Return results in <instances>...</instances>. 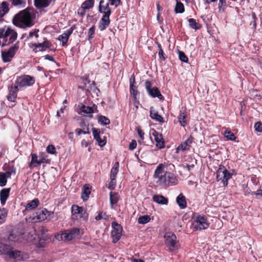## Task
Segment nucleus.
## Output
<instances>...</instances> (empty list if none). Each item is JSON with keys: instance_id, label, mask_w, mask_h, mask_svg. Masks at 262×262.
I'll use <instances>...</instances> for the list:
<instances>
[{"instance_id": "nucleus-1", "label": "nucleus", "mask_w": 262, "mask_h": 262, "mask_svg": "<svg viewBox=\"0 0 262 262\" xmlns=\"http://www.w3.org/2000/svg\"><path fill=\"white\" fill-rule=\"evenodd\" d=\"M36 12L33 8H27L16 14L13 19V24L19 28L30 27L34 24Z\"/></svg>"}, {"instance_id": "nucleus-2", "label": "nucleus", "mask_w": 262, "mask_h": 262, "mask_svg": "<svg viewBox=\"0 0 262 262\" xmlns=\"http://www.w3.org/2000/svg\"><path fill=\"white\" fill-rule=\"evenodd\" d=\"M164 167L163 164H160L157 166L155 171L154 177L156 179H157V183L166 186L177 184V179L173 173L170 172H165L163 174Z\"/></svg>"}, {"instance_id": "nucleus-3", "label": "nucleus", "mask_w": 262, "mask_h": 262, "mask_svg": "<svg viewBox=\"0 0 262 262\" xmlns=\"http://www.w3.org/2000/svg\"><path fill=\"white\" fill-rule=\"evenodd\" d=\"M17 37L16 32L9 27L0 28V46L4 47L13 43Z\"/></svg>"}, {"instance_id": "nucleus-4", "label": "nucleus", "mask_w": 262, "mask_h": 262, "mask_svg": "<svg viewBox=\"0 0 262 262\" xmlns=\"http://www.w3.org/2000/svg\"><path fill=\"white\" fill-rule=\"evenodd\" d=\"M35 82V80L34 77L28 75H24L16 78L14 85L17 86L18 89H21L24 87L33 85Z\"/></svg>"}, {"instance_id": "nucleus-5", "label": "nucleus", "mask_w": 262, "mask_h": 262, "mask_svg": "<svg viewBox=\"0 0 262 262\" xmlns=\"http://www.w3.org/2000/svg\"><path fill=\"white\" fill-rule=\"evenodd\" d=\"M71 212L72 218L74 220L82 221L88 218V214L84 208L77 205L72 206Z\"/></svg>"}, {"instance_id": "nucleus-6", "label": "nucleus", "mask_w": 262, "mask_h": 262, "mask_svg": "<svg viewBox=\"0 0 262 262\" xmlns=\"http://www.w3.org/2000/svg\"><path fill=\"white\" fill-rule=\"evenodd\" d=\"M79 228H73L65 230L62 233L57 234L55 237L58 240L70 241L77 237L79 234Z\"/></svg>"}, {"instance_id": "nucleus-7", "label": "nucleus", "mask_w": 262, "mask_h": 262, "mask_svg": "<svg viewBox=\"0 0 262 262\" xmlns=\"http://www.w3.org/2000/svg\"><path fill=\"white\" fill-rule=\"evenodd\" d=\"M19 42L17 41L8 50L2 51V57L4 62H10L19 48Z\"/></svg>"}, {"instance_id": "nucleus-8", "label": "nucleus", "mask_w": 262, "mask_h": 262, "mask_svg": "<svg viewBox=\"0 0 262 262\" xmlns=\"http://www.w3.org/2000/svg\"><path fill=\"white\" fill-rule=\"evenodd\" d=\"M231 175L224 166H221L216 171V179L217 181L221 182L224 186H226Z\"/></svg>"}, {"instance_id": "nucleus-9", "label": "nucleus", "mask_w": 262, "mask_h": 262, "mask_svg": "<svg viewBox=\"0 0 262 262\" xmlns=\"http://www.w3.org/2000/svg\"><path fill=\"white\" fill-rule=\"evenodd\" d=\"M165 244L170 251L178 249L176 235L172 232H167L164 235Z\"/></svg>"}, {"instance_id": "nucleus-10", "label": "nucleus", "mask_w": 262, "mask_h": 262, "mask_svg": "<svg viewBox=\"0 0 262 262\" xmlns=\"http://www.w3.org/2000/svg\"><path fill=\"white\" fill-rule=\"evenodd\" d=\"M53 212L48 211L47 209L43 208L38 210L35 213V215L33 217V220L35 222H41L45 220H50L53 217Z\"/></svg>"}, {"instance_id": "nucleus-11", "label": "nucleus", "mask_w": 262, "mask_h": 262, "mask_svg": "<svg viewBox=\"0 0 262 262\" xmlns=\"http://www.w3.org/2000/svg\"><path fill=\"white\" fill-rule=\"evenodd\" d=\"M192 226L195 230H201L207 229L209 224L204 216L198 215L195 218Z\"/></svg>"}, {"instance_id": "nucleus-12", "label": "nucleus", "mask_w": 262, "mask_h": 262, "mask_svg": "<svg viewBox=\"0 0 262 262\" xmlns=\"http://www.w3.org/2000/svg\"><path fill=\"white\" fill-rule=\"evenodd\" d=\"M113 229L112 230L111 235L113 238V242L116 243L121 238L122 235V227L116 222H113L112 224Z\"/></svg>"}, {"instance_id": "nucleus-13", "label": "nucleus", "mask_w": 262, "mask_h": 262, "mask_svg": "<svg viewBox=\"0 0 262 262\" xmlns=\"http://www.w3.org/2000/svg\"><path fill=\"white\" fill-rule=\"evenodd\" d=\"M33 46L34 47L33 50L35 52H42L50 48L52 46V43L47 38H45L42 43H34Z\"/></svg>"}, {"instance_id": "nucleus-14", "label": "nucleus", "mask_w": 262, "mask_h": 262, "mask_svg": "<svg viewBox=\"0 0 262 262\" xmlns=\"http://www.w3.org/2000/svg\"><path fill=\"white\" fill-rule=\"evenodd\" d=\"M99 11L103 15H111V10L108 3H105L104 0H101L99 2Z\"/></svg>"}, {"instance_id": "nucleus-15", "label": "nucleus", "mask_w": 262, "mask_h": 262, "mask_svg": "<svg viewBox=\"0 0 262 262\" xmlns=\"http://www.w3.org/2000/svg\"><path fill=\"white\" fill-rule=\"evenodd\" d=\"M73 31V27H71L69 29L66 30L63 34L59 35L58 37V39L62 42V45L64 46L66 45L68 41L70 36L71 35Z\"/></svg>"}, {"instance_id": "nucleus-16", "label": "nucleus", "mask_w": 262, "mask_h": 262, "mask_svg": "<svg viewBox=\"0 0 262 262\" xmlns=\"http://www.w3.org/2000/svg\"><path fill=\"white\" fill-rule=\"evenodd\" d=\"M19 90L17 86L12 85L9 87V95L7 99L11 102H14L17 98V92Z\"/></svg>"}, {"instance_id": "nucleus-17", "label": "nucleus", "mask_w": 262, "mask_h": 262, "mask_svg": "<svg viewBox=\"0 0 262 262\" xmlns=\"http://www.w3.org/2000/svg\"><path fill=\"white\" fill-rule=\"evenodd\" d=\"M110 15H103L99 25V29L100 31L104 30L109 26L110 24Z\"/></svg>"}, {"instance_id": "nucleus-18", "label": "nucleus", "mask_w": 262, "mask_h": 262, "mask_svg": "<svg viewBox=\"0 0 262 262\" xmlns=\"http://www.w3.org/2000/svg\"><path fill=\"white\" fill-rule=\"evenodd\" d=\"M152 134L155 137L157 146L160 149L163 148L165 147V143L162 134H159L156 130H154Z\"/></svg>"}, {"instance_id": "nucleus-19", "label": "nucleus", "mask_w": 262, "mask_h": 262, "mask_svg": "<svg viewBox=\"0 0 262 262\" xmlns=\"http://www.w3.org/2000/svg\"><path fill=\"white\" fill-rule=\"evenodd\" d=\"M11 188H4L0 191V200L2 205L6 204V201L9 198Z\"/></svg>"}, {"instance_id": "nucleus-20", "label": "nucleus", "mask_w": 262, "mask_h": 262, "mask_svg": "<svg viewBox=\"0 0 262 262\" xmlns=\"http://www.w3.org/2000/svg\"><path fill=\"white\" fill-rule=\"evenodd\" d=\"M93 134L94 138L97 141L98 145L102 147L106 144V141L102 140L100 137V131L96 128H93Z\"/></svg>"}, {"instance_id": "nucleus-21", "label": "nucleus", "mask_w": 262, "mask_h": 262, "mask_svg": "<svg viewBox=\"0 0 262 262\" xmlns=\"http://www.w3.org/2000/svg\"><path fill=\"white\" fill-rule=\"evenodd\" d=\"M11 250H13V247L9 245L0 242V254L9 256Z\"/></svg>"}, {"instance_id": "nucleus-22", "label": "nucleus", "mask_w": 262, "mask_h": 262, "mask_svg": "<svg viewBox=\"0 0 262 262\" xmlns=\"http://www.w3.org/2000/svg\"><path fill=\"white\" fill-rule=\"evenodd\" d=\"M150 117L153 120H155L156 121L159 122L160 123H163L164 120L163 117L159 115L158 112L154 110L153 107H151L150 108Z\"/></svg>"}, {"instance_id": "nucleus-23", "label": "nucleus", "mask_w": 262, "mask_h": 262, "mask_svg": "<svg viewBox=\"0 0 262 262\" xmlns=\"http://www.w3.org/2000/svg\"><path fill=\"white\" fill-rule=\"evenodd\" d=\"M39 204V201L38 199H34L28 203L25 206V210L30 211L35 209Z\"/></svg>"}, {"instance_id": "nucleus-24", "label": "nucleus", "mask_w": 262, "mask_h": 262, "mask_svg": "<svg viewBox=\"0 0 262 262\" xmlns=\"http://www.w3.org/2000/svg\"><path fill=\"white\" fill-rule=\"evenodd\" d=\"M192 142V138L190 137L188 139H187L185 142L181 143L180 145L177 147L178 150H185L187 149H189L190 146Z\"/></svg>"}, {"instance_id": "nucleus-25", "label": "nucleus", "mask_w": 262, "mask_h": 262, "mask_svg": "<svg viewBox=\"0 0 262 262\" xmlns=\"http://www.w3.org/2000/svg\"><path fill=\"white\" fill-rule=\"evenodd\" d=\"M152 199L154 202L161 205H166L168 203L167 198L162 195H154Z\"/></svg>"}, {"instance_id": "nucleus-26", "label": "nucleus", "mask_w": 262, "mask_h": 262, "mask_svg": "<svg viewBox=\"0 0 262 262\" xmlns=\"http://www.w3.org/2000/svg\"><path fill=\"white\" fill-rule=\"evenodd\" d=\"M177 203L181 209H184L186 207V202L185 197L182 194H180L177 198Z\"/></svg>"}, {"instance_id": "nucleus-27", "label": "nucleus", "mask_w": 262, "mask_h": 262, "mask_svg": "<svg viewBox=\"0 0 262 262\" xmlns=\"http://www.w3.org/2000/svg\"><path fill=\"white\" fill-rule=\"evenodd\" d=\"M148 93L149 95L154 98L158 97L160 99H162L163 98V96L157 87L152 88Z\"/></svg>"}, {"instance_id": "nucleus-28", "label": "nucleus", "mask_w": 262, "mask_h": 262, "mask_svg": "<svg viewBox=\"0 0 262 262\" xmlns=\"http://www.w3.org/2000/svg\"><path fill=\"white\" fill-rule=\"evenodd\" d=\"M11 258L20 259L22 258L21 252L17 250H11L8 256Z\"/></svg>"}, {"instance_id": "nucleus-29", "label": "nucleus", "mask_w": 262, "mask_h": 262, "mask_svg": "<svg viewBox=\"0 0 262 262\" xmlns=\"http://www.w3.org/2000/svg\"><path fill=\"white\" fill-rule=\"evenodd\" d=\"M35 5L37 8H43L47 7L49 4V0H35Z\"/></svg>"}, {"instance_id": "nucleus-30", "label": "nucleus", "mask_w": 262, "mask_h": 262, "mask_svg": "<svg viewBox=\"0 0 262 262\" xmlns=\"http://www.w3.org/2000/svg\"><path fill=\"white\" fill-rule=\"evenodd\" d=\"M119 162H116L111 171L110 178L111 179H115L117 174L119 170Z\"/></svg>"}, {"instance_id": "nucleus-31", "label": "nucleus", "mask_w": 262, "mask_h": 262, "mask_svg": "<svg viewBox=\"0 0 262 262\" xmlns=\"http://www.w3.org/2000/svg\"><path fill=\"white\" fill-rule=\"evenodd\" d=\"M94 5V0H86L82 4L81 8L84 10H88L93 8Z\"/></svg>"}, {"instance_id": "nucleus-32", "label": "nucleus", "mask_w": 262, "mask_h": 262, "mask_svg": "<svg viewBox=\"0 0 262 262\" xmlns=\"http://www.w3.org/2000/svg\"><path fill=\"white\" fill-rule=\"evenodd\" d=\"M90 193L91 191L89 187L84 186L81 193V197L83 201H86L88 199Z\"/></svg>"}, {"instance_id": "nucleus-33", "label": "nucleus", "mask_w": 262, "mask_h": 262, "mask_svg": "<svg viewBox=\"0 0 262 262\" xmlns=\"http://www.w3.org/2000/svg\"><path fill=\"white\" fill-rule=\"evenodd\" d=\"M19 235L18 234L11 232L7 237V241L9 243H15L19 240Z\"/></svg>"}, {"instance_id": "nucleus-34", "label": "nucleus", "mask_w": 262, "mask_h": 262, "mask_svg": "<svg viewBox=\"0 0 262 262\" xmlns=\"http://www.w3.org/2000/svg\"><path fill=\"white\" fill-rule=\"evenodd\" d=\"M8 214V211L5 208L0 209V225L3 224L6 221Z\"/></svg>"}, {"instance_id": "nucleus-35", "label": "nucleus", "mask_w": 262, "mask_h": 262, "mask_svg": "<svg viewBox=\"0 0 262 262\" xmlns=\"http://www.w3.org/2000/svg\"><path fill=\"white\" fill-rule=\"evenodd\" d=\"M110 196L111 207L113 208V205L116 204L118 201V194L116 192H111L110 193Z\"/></svg>"}, {"instance_id": "nucleus-36", "label": "nucleus", "mask_w": 262, "mask_h": 262, "mask_svg": "<svg viewBox=\"0 0 262 262\" xmlns=\"http://www.w3.org/2000/svg\"><path fill=\"white\" fill-rule=\"evenodd\" d=\"M188 22L189 23V27L193 29L198 30L201 27V26L197 23L195 19L193 18H189L188 19Z\"/></svg>"}, {"instance_id": "nucleus-37", "label": "nucleus", "mask_w": 262, "mask_h": 262, "mask_svg": "<svg viewBox=\"0 0 262 262\" xmlns=\"http://www.w3.org/2000/svg\"><path fill=\"white\" fill-rule=\"evenodd\" d=\"M98 122L102 125H108L110 123V119L105 116L100 115L98 117Z\"/></svg>"}, {"instance_id": "nucleus-38", "label": "nucleus", "mask_w": 262, "mask_h": 262, "mask_svg": "<svg viewBox=\"0 0 262 262\" xmlns=\"http://www.w3.org/2000/svg\"><path fill=\"white\" fill-rule=\"evenodd\" d=\"M8 10V5L6 2L0 5V17L4 16Z\"/></svg>"}, {"instance_id": "nucleus-39", "label": "nucleus", "mask_w": 262, "mask_h": 262, "mask_svg": "<svg viewBox=\"0 0 262 262\" xmlns=\"http://www.w3.org/2000/svg\"><path fill=\"white\" fill-rule=\"evenodd\" d=\"M31 162L29 163V167L30 168H33V167H34L35 166H36V165H35V164H37L38 165V159H37V155L35 154H33L31 155Z\"/></svg>"}, {"instance_id": "nucleus-40", "label": "nucleus", "mask_w": 262, "mask_h": 262, "mask_svg": "<svg viewBox=\"0 0 262 262\" xmlns=\"http://www.w3.org/2000/svg\"><path fill=\"white\" fill-rule=\"evenodd\" d=\"M185 9L183 4L181 2L177 1V4L174 8V11L176 13H182L184 12Z\"/></svg>"}, {"instance_id": "nucleus-41", "label": "nucleus", "mask_w": 262, "mask_h": 262, "mask_svg": "<svg viewBox=\"0 0 262 262\" xmlns=\"http://www.w3.org/2000/svg\"><path fill=\"white\" fill-rule=\"evenodd\" d=\"M150 220V217L149 215H144L141 216L138 218V222L139 224H145L149 222Z\"/></svg>"}, {"instance_id": "nucleus-42", "label": "nucleus", "mask_w": 262, "mask_h": 262, "mask_svg": "<svg viewBox=\"0 0 262 262\" xmlns=\"http://www.w3.org/2000/svg\"><path fill=\"white\" fill-rule=\"evenodd\" d=\"M224 135L226 138L230 141H234L236 139L234 134L230 130H225Z\"/></svg>"}, {"instance_id": "nucleus-43", "label": "nucleus", "mask_w": 262, "mask_h": 262, "mask_svg": "<svg viewBox=\"0 0 262 262\" xmlns=\"http://www.w3.org/2000/svg\"><path fill=\"white\" fill-rule=\"evenodd\" d=\"M82 112L85 114H92L94 112L93 109L92 107L86 106L82 105L80 108Z\"/></svg>"}, {"instance_id": "nucleus-44", "label": "nucleus", "mask_w": 262, "mask_h": 262, "mask_svg": "<svg viewBox=\"0 0 262 262\" xmlns=\"http://www.w3.org/2000/svg\"><path fill=\"white\" fill-rule=\"evenodd\" d=\"M185 118L186 115L184 113L181 112L179 117V121L181 126L183 127H184L186 124Z\"/></svg>"}, {"instance_id": "nucleus-45", "label": "nucleus", "mask_w": 262, "mask_h": 262, "mask_svg": "<svg viewBox=\"0 0 262 262\" xmlns=\"http://www.w3.org/2000/svg\"><path fill=\"white\" fill-rule=\"evenodd\" d=\"M46 150H47V152L50 154L56 155L57 154L56 148H55V146L52 144L49 145L47 147Z\"/></svg>"}, {"instance_id": "nucleus-46", "label": "nucleus", "mask_w": 262, "mask_h": 262, "mask_svg": "<svg viewBox=\"0 0 262 262\" xmlns=\"http://www.w3.org/2000/svg\"><path fill=\"white\" fill-rule=\"evenodd\" d=\"M129 91L131 95L133 96L134 98H136V96L138 94V92L137 90V88L135 84H133L132 86L129 85Z\"/></svg>"}, {"instance_id": "nucleus-47", "label": "nucleus", "mask_w": 262, "mask_h": 262, "mask_svg": "<svg viewBox=\"0 0 262 262\" xmlns=\"http://www.w3.org/2000/svg\"><path fill=\"white\" fill-rule=\"evenodd\" d=\"M179 59L183 62H188V58L185 53L179 51Z\"/></svg>"}, {"instance_id": "nucleus-48", "label": "nucleus", "mask_w": 262, "mask_h": 262, "mask_svg": "<svg viewBox=\"0 0 262 262\" xmlns=\"http://www.w3.org/2000/svg\"><path fill=\"white\" fill-rule=\"evenodd\" d=\"M4 174H3L2 172H0V186L4 187L5 186L7 182V180L6 179Z\"/></svg>"}, {"instance_id": "nucleus-49", "label": "nucleus", "mask_w": 262, "mask_h": 262, "mask_svg": "<svg viewBox=\"0 0 262 262\" xmlns=\"http://www.w3.org/2000/svg\"><path fill=\"white\" fill-rule=\"evenodd\" d=\"M226 0H219V11L224 12L225 10V9L224 7L226 5Z\"/></svg>"}, {"instance_id": "nucleus-50", "label": "nucleus", "mask_w": 262, "mask_h": 262, "mask_svg": "<svg viewBox=\"0 0 262 262\" xmlns=\"http://www.w3.org/2000/svg\"><path fill=\"white\" fill-rule=\"evenodd\" d=\"M3 174H4V176L6 178V179L7 178H9L11 177L12 173L14 174L15 173V169L13 168L11 171H8L5 172H2Z\"/></svg>"}, {"instance_id": "nucleus-51", "label": "nucleus", "mask_w": 262, "mask_h": 262, "mask_svg": "<svg viewBox=\"0 0 262 262\" xmlns=\"http://www.w3.org/2000/svg\"><path fill=\"white\" fill-rule=\"evenodd\" d=\"M255 131L257 132H262V123L260 122H257L254 124Z\"/></svg>"}, {"instance_id": "nucleus-52", "label": "nucleus", "mask_w": 262, "mask_h": 262, "mask_svg": "<svg viewBox=\"0 0 262 262\" xmlns=\"http://www.w3.org/2000/svg\"><path fill=\"white\" fill-rule=\"evenodd\" d=\"M95 33V27L94 26L92 27L89 29L88 35L89 36V40L93 38V35Z\"/></svg>"}, {"instance_id": "nucleus-53", "label": "nucleus", "mask_w": 262, "mask_h": 262, "mask_svg": "<svg viewBox=\"0 0 262 262\" xmlns=\"http://www.w3.org/2000/svg\"><path fill=\"white\" fill-rule=\"evenodd\" d=\"M107 216L106 215L105 213H103L102 212H100L96 217L95 219L96 220H100L102 219H106Z\"/></svg>"}, {"instance_id": "nucleus-54", "label": "nucleus", "mask_w": 262, "mask_h": 262, "mask_svg": "<svg viewBox=\"0 0 262 262\" xmlns=\"http://www.w3.org/2000/svg\"><path fill=\"white\" fill-rule=\"evenodd\" d=\"M50 162V160L47 159V156H43L38 161V165H40L41 163H48Z\"/></svg>"}, {"instance_id": "nucleus-55", "label": "nucleus", "mask_w": 262, "mask_h": 262, "mask_svg": "<svg viewBox=\"0 0 262 262\" xmlns=\"http://www.w3.org/2000/svg\"><path fill=\"white\" fill-rule=\"evenodd\" d=\"M111 5L117 7L121 3V0H108Z\"/></svg>"}, {"instance_id": "nucleus-56", "label": "nucleus", "mask_w": 262, "mask_h": 262, "mask_svg": "<svg viewBox=\"0 0 262 262\" xmlns=\"http://www.w3.org/2000/svg\"><path fill=\"white\" fill-rule=\"evenodd\" d=\"M137 142L136 140H132L131 143L129 145V149L130 150H133L134 149L136 148V147L137 146Z\"/></svg>"}, {"instance_id": "nucleus-57", "label": "nucleus", "mask_w": 262, "mask_h": 262, "mask_svg": "<svg viewBox=\"0 0 262 262\" xmlns=\"http://www.w3.org/2000/svg\"><path fill=\"white\" fill-rule=\"evenodd\" d=\"M39 32L38 29H35L34 31H31L29 33V36L30 37H32L34 35L36 38H38L39 35L38 32Z\"/></svg>"}, {"instance_id": "nucleus-58", "label": "nucleus", "mask_w": 262, "mask_h": 262, "mask_svg": "<svg viewBox=\"0 0 262 262\" xmlns=\"http://www.w3.org/2000/svg\"><path fill=\"white\" fill-rule=\"evenodd\" d=\"M151 83L150 81H148V80H147L145 81V88L147 91V92H148V91H149L151 88Z\"/></svg>"}, {"instance_id": "nucleus-59", "label": "nucleus", "mask_w": 262, "mask_h": 262, "mask_svg": "<svg viewBox=\"0 0 262 262\" xmlns=\"http://www.w3.org/2000/svg\"><path fill=\"white\" fill-rule=\"evenodd\" d=\"M116 186V181L115 179H111V181L110 182L108 186V188L110 189H114Z\"/></svg>"}, {"instance_id": "nucleus-60", "label": "nucleus", "mask_w": 262, "mask_h": 262, "mask_svg": "<svg viewBox=\"0 0 262 262\" xmlns=\"http://www.w3.org/2000/svg\"><path fill=\"white\" fill-rule=\"evenodd\" d=\"M158 54L160 59H161L162 60H165L166 58L165 56V54L162 49L159 50Z\"/></svg>"}, {"instance_id": "nucleus-61", "label": "nucleus", "mask_w": 262, "mask_h": 262, "mask_svg": "<svg viewBox=\"0 0 262 262\" xmlns=\"http://www.w3.org/2000/svg\"><path fill=\"white\" fill-rule=\"evenodd\" d=\"M24 1L25 0H12V3L13 5L17 6L23 4Z\"/></svg>"}, {"instance_id": "nucleus-62", "label": "nucleus", "mask_w": 262, "mask_h": 262, "mask_svg": "<svg viewBox=\"0 0 262 262\" xmlns=\"http://www.w3.org/2000/svg\"><path fill=\"white\" fill-rule=\"evenodd\" d=\"M75 132L78 135H80L81 134H89V131L82 130L81 129H76L75 130Z\"/></svg>"}, {"instance_id": "nucleus-63", "label": "nucleus", "mask_w": 262, "mask_h": 262, "mask_svg": "<svg viewBox=\"0 0 262 262\" xmlns=\"http://www.w3.org/2000/svg\"><path fill=\"white\" fill-rule=\"evenodd\" d=\"M135 84V77L134 74H133L130 78H129V85H133Z\"/></svg>"}, {"instance_id": "nucleus-64", "label": "nucleus", "mask_w": 262, "mask_h": 262, "mask_svg": "<svg viewBox=\"0 0 262 262\" xmlns=\"http://www.w3.org/2000/svg\"><path fill=\"white\" fill-rule=\"evenodd\" d=\"M138 135L140 137V138L141 139V140H143V138H144V133L143 132V131L141 129H138Z\"/></svg>"}]
</instances>
